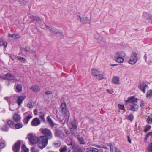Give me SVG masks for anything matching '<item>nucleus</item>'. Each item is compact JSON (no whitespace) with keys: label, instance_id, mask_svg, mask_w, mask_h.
Instances as JSON below:
<instances>
[{"label":"nucleus","instance_id":"37998d69","mask_svg":"<svg viewBox=\"0 0 152 152\" xmlns=\"http://www.w3.org/2000/svg\"><path fill=\"white\" fill-rule=\"evenodd\" d=\"M91 145L94 146L99 148H104L106 149H108V148L106 147L101 146L99 145H98L96 144H92Z\"/></svg>","mask_w":152,"mask_h":152},{"label":"nucleus","instance_id":"39448f33","mask_svg":"<svg viewBox=\"0 0 152 152\" xmlns=\"http://www.w3.org/2000/svg\"><path fill=\"white\" fill-rule=\"evenodd\" d=\"M137 60L138 56L137 53L135 52H133L132 53L129 63L131 65H133L137 62Z\"/></svg>","mask_w":152,"mask_h":152},{"label":"nucleus","instance_id":"393cba45","mask_svg":"<svg viewBox=\"0 0 152 152\" xmlns=\"http://www.w3.org/2000/svg\"><path fill=\"white\" fill-rule=\"evenodd\" d=\"M48 122L49 123L51 127H53L54 125V124L50 116H48L46 118Z\"/></svg>","mask_w":152,"mask_h":152},{"label":"nucleus","instance_id":"338daca9","mask_svg":"<svg viewBox=\"0 0 152 152\" xmlns=\"http://www.w3.org/2000/svg\"><path fill=\"white\" fill-rule=\"evenodd\" d=\"M47 152H53L52 151H48Z\"/></svg>","mask_w":152,"mask_h":152},{"label":"nucleus","instance_id":"72a5a7b5","mask_svg":"<svg viewBox=\"0 0 152 152\" xmlns=\"http://www.w3.org/2000/svg\"><path fill=\"white\" fill-rule=\"evenodd\" d=\"M8 125L11 128H13L14 127V123L11 120H9L7 122Z\"/></svg>","mask_w":152,"mask_h":152},{"label":"nucleus","instance_id":"774afa93","mask_svg":"<svg viewBox=\"0 0 152 152\" xmlns=\"http://www.w3.org/2000/svg\"><path fill=\"white\" fill-rule=\"evenodd\" d=\"M70 150H69V151H68V152H70Z\"/></svg>","mask_w":152,"mask_h":152},{"label":"nucleus","instance_id":"ea45409f","mask_svg":"<svg viewBox=\"0 0 152 152\" xmlns=\"http://www.w3.org/2000/svg\"><path fill=\"white\" fill-rule=\"evenodd\" d=\"M1 130L4 131L6 132L8 131V128H7V126L5 125L2 126L1 127Z\"/></svg>","mask_w":152,"mask_h":152},{"label":"nucleus","instance_id":"c9c22d12","mask_svg":"<svg viewBox=\"0 0 152 152\" xmlns=\"http://www.w3.org/2000/svg\"><path fill=\"white\" fill-rule=\"evenodd\" d=\"M151 128V126L149 125H147L145 127L144 132L146 133Z\"/></svg>","mask_w":152,"mask_h":152},{"label":"nucleus","instance_id":"1a4fd4ad","mask_svg":"<svg viewBox=\"0 0 152 152\" xmlns=\"http://www.w3.org/2000/svg\"><path fill=\"white\" fill-rule=\"evenodd\" d=\"M144 59L149 64H151L152 63V53L149 52L148 54H145L144 56Z\"/></svg>","mask_w":152,"mask_h":152},{"label":"nucleus","instance_id":"cd10ccee","mask_svg":"<svg viewBox=\"0 0 152 152\" xmlns=\"http://www.w3.org/2000/svg\"><path fill=\"white\" fill-rule=\"evenodd\" d=\"M87 150L92 152H98V149L96 148L89 147L87 148Z\"/></svg>","mask_w":152,"mask_h":152},{"label":"nucleus","instance_id":"ddd939ff","mask_svg":"<svg viewBox=\"0 0 152 152\" xmlns=\"http://www.w3.org/2000/svg\"><path fill=\"white\" fill-rule=\"evenodd\" d=\"M20 144V142L19 140L15 142L12 147L13 150L14 152H17L19 151Z\"/></svg>","mask_w":152,"mask_h":152},{"label":"nucleus","instance_id":"0eeeda50","mask_svg":"<svg viewBox=\"0 0 152 152\" xmlns=\"http://www.w3.org/2000/svg\"><path fill=\"white\" fill-rule=\"evenodd\" d=\"M138 99L134 96L129 97L127 100H125V104L126 105H129L134 103H137Z\"/></svg>","mask_w":152,"mask_h":152},{"label":"nucleus","instance_id":"864d4df0","mask_svg":"<svg viewBox=\"0 0 152 152\" xmlns=\"http://www.w3.org/2000/svg\"><path fill=\"white\" fill-rule=\"evenodd\" d=\"M5 145L3 143H0V149L4 147Z\"/></svg>","mask_w":152,"mask_h":152},{"label":"nucleus","instance_id":"20e7f679","mask_svg":"<svg viewBox=\"0 0 152 152\" xmlns=\"http://www.w3.org/2000/svg\"><path fill=\"white\" fill-rule=\"evenodd\" d=\"M24 117L23 121L24 124H27L30 120L32 118V113L30 111L26 112L23 114Z\"/></svg>","mask_w":152,"mask_h":152},{"label":"nucleus","instance_id":"c03bdc74","mask_svg":"<svg viewBox=\"0 0 152 152\" xmlns=\"http://www.w3.org/2000/svg\"><path fill=\"white\" fill-rule=\"evenodd\" d=\"M118 107L119 109L123 110L125 111L124 105L123 104H118Z\"/></svg>","mask_w":152,"mask_h":152},{"label":"nucleus","instance_id":"2f4dec72","mask_svg":"<svg viewBox=\"0 0 152 152\" xmlns=\"http://www.w3.org/2000/svg\"><path fill=\"white\" fill-rule=\"evenodd\" d=\"M16 89L18 92H20L22 91L21 86L19 84L17 85L16 86Z\"/></svg>","mask_w":152,"mask_h":152},{"label":"nucleus","instance_id":"8fccbe9b","mask_svg":"<svg viewBox=\"0 0 152 152\" xmlns=\"http://www.w3.org/2000/svg\"><path fill=\"white\" fill-rule=\"evenodd\" d=\"M67 150V148L66 146H64L60 150V152H66Z\"/></svg>","mask_w":152,"mask_h":152},{"label":"nucleus","instance_id":"a211bd4d","mask_svg":"<svg viewBox=\"0 0 152 152\" xmlns=\"http://www.w3.org/2000/svg\"><path fill=\"white\" fill-rule=\"evenodd\" d=\"M148 88V86L145 83L141 84L139 86L140 89L144 93H145V89Z\"/></svg>","mask_w":152,"mask_h":152},{"label":"nucleus","instance_id":"a19ab883","mask_svg":"<svg viewBox=\"0 0 152 152\" xmlns=\"http://www.w3.org/2000/svg\"><path fill=\"white\" fill-rule=\"evenodd\" d=\"M80 144H85V142L83 140L82 137H79L78 138Z\"/></svg>","mask_w":152,"mask_h":152},{"label":"nucleus","instance_id":"4be33fe9","mask_svg":"<svg viewBox=\"0 0 152 152\" xmlns=\"http://www.w3.org/2000/svg\"><path fill=\"white\" fill-rule=\"evenodd\" d=\"M113 83L115 84H118L120 83V78L118 76H114L112 79Z\"/></svg>","mask_w":152,"mask_h":152},{"label":"nucleus","instance_id":"052dcab7","mask_svg":"<svg viewBox=\"0 0 152 152\" xmlns=\"http://www.w3.org/2000/svg\"><path fill=\"white\" fill-rule=\"evenodd\" d=\"M38 112L37 109H35L34 110V115H37V114Z\"/></svg>","mask_w":152,"mask_h":152},{"label":"nucleus","instance_id":"7ed1b4c3","mask_svg":"<svg viewBox=\"0 0 152 152\" xmlns=\"http://www.w3.org/2000/svg\"><path fill=\"white\" fill-rule=\"evenodd\" d=\"M42 133L45 135L44 136L48 139H51L53 137V135L51 132L47 128H41L40 129Z\"/></svg>","mask_w":152,"mask_h":152},{"label":"nucleus","instance_id":"79ce46f5","mask_svg":"<svg viewBox=\"0 0 152 152\" xmlns=\"http://www.w3.org/2000/svg\"><path fill=\"white\" fill-rule=\"evenodd\" d=\"M134 119V116L132 114H130L129 115L128 117V119L132 121Z\"/></svg>","mask_w":152,"mask_h":152},{"label":"nucleus","instance_id":"4468645a","mask_svg":"<svg viewBox=\"0 0 152 152\" xmlns=\"http://www.w3.org/2000/svg\"><path fill=\"white\" fill-rule=\"evenodd\" d=\"M26 98V96H20L17 97L16 102L18 105L20 106L23 103V101Z\"/></svg>","mask_w":152,"mask_h":152},{"label":"nucleus","instance_id":"e2e57ef3","mask_svg":"<svg viewBox=\"0 0 152 152\" xmlns=\"http://www.w3.org/2000/svg\"><path fill=\"white\" fill-rule=\"evenodd\" d=\"M115 152H121V151L119 150H116Z\"/></svg>","mask_w":152,"mask_h":152},{"label":"nucleus","instance_id":"09e8293b","mask_svg":"<svg viewBox=\"0 0 152 152\" xmlns=\"http://www.w3.org/2000/svg\"><path fill=\"white\" fill-rule=\"evenodd\" d=\"M22 148L25 152H28L29 151V149L27 148L24 145H23Z\"/></svg>","mask_w":152,"mask_h":152},{"label":"nucleus","instance_id":"bb28decb","mask_svg":"<svg viewBox=\"0 0 152 152\" xmlns=\"http://www.w3.org/2000/svg\"><path fill=\"white\" fill-rule=\"evenodd\" d=\"M100 71L96 70L94 69H91V73L93 76H97L98 74L99 73Z\"/></svg>","mask_w":152,"mask_h":152},{"label":"nucleus","instance_id":"f8f14e48","mask_svg":"<svg viewBox=\"0 0 152 152\" xmlns=\"http://www.w3.org/2000/svg\"><path fill=\"white\" fill-rule=\"evenodd\" d=\"M46 28L50 31V32L53 34H58L60 33L59 30L51 26H48L45 25Z\"/></svg>","mask_w":152,"mask_h":152},{"label":"nucleus","instance_id":"b1692460","mask_svg":"<svg viewBox=\"0 0 152 152\" xmlns=\"http://www.w3.org/2000/svg\"><path fill=\"white\" fill-rule=\"evenodd\" d=\"M20 37L19 35L18 34H9L8 35V38L10 39H11L12 38L13 39H15L17 38H18Z\"/></svg>","mask_w":152,"mask_h":152},{"label":"nucleus","instance_id":"aec40b11","mask_svg":"<svg viewBox=\"0 0 152 152\" xmlns=\"http://www.w3.org/2000/svg\"><path fill=\"white\" fill-rule=\"evenodd\" d=\"M61 112L63 116L69 119L70 115L69 111L66 109L61 110Z\"/></svg>","mask_w":152,"mask_h":152},{"label":"nucleus","instance_id":"7c9ffc66","mask_svg":"<svg viewBox=\"0 0 152 152\" xmlns=\"http://www.w3.org/2000/svg\"><path fill=\"white\" fill-rule=\"evenodd\" d=\"M97 77H98V79L99 80H101L104 78L103 73L100 71Z\"/></svg>","mask_w":152,"mask_h":152},{"label":"nucleus","instance_id":"f03ea898","mask_svg":"<svg viewBox=\"0 0 152 152\" xmlns=\"http://www.w3.org/2000/svg\"><path fill=\"white\" fill-rule=\"evenodd\" d=\"M48 142V139L43 136L40 137L38 141V146L41 148L45 147L47 145Z\"/></svg>","mask_w":152,"mask_h":152},{"label":"nucleus","instance_id":"f257e3e1","mask_svg":"<svg viewBox=\"0 0 152 152\" xmlns=\"http://www.w3.org/2000/svg\"><path fill=\"white\" fill-rule=\"evenodd\" d=\"M125 56V53L122 51H119L116 52L114 57V60L120 63H122L124 61V58Z\"/></svg>","mask_w":152,"mask_h":152},{"label":"nucleus","instance_id":"f3484780","mask_svg":"<svg viewBox=\"0 0 152 152\" xmlns=\"http://www.w3.org/2000/svg\"><path fill=\"white\" fill-rule=\"evenodd\" d=\"M40 124L39 119L38 118H35L33 119L31 122V125L33 126H37Z\"/></svg>","mask_w":152,"mask_h":152},{"label":"nucleus","instance_id":"e433bc0d","mask_svg":"<svg viewBox=\"0 0 152 152\" xmlns=\"http://www.w3.org/2000/svg\"><path fill=\"white\" fill-rule=\"evenodd\" d=\"M39 117L43 121H45V119L44 118V114L42 112L39 113Z\"/></svg>","mask_w":152,"mask_h":152},{"label":"nucleus","instance_id":"dca6fc26","mask_svg":"<svg viewBox=\"0 0 152 152\" xmlns=\"http://www.w3.org/2000/svg\"><path fill=\"white\" fill-rule=\"evenodd\" d=\"M129 105L130 106L129 109L134 111H137L138 110L139 107L137 103H136L129 104Z\"/></svg>","mask_w":152,"mask_h":152},{"label":"nucleus","instance_id":"4d7b16f0","mask_svg":"<svg viewBox=\"0 0 152 152\" xmlns=\"http://www.w3.org/2000/svg\"><path fill=\"white\" fill-rule=\"evenodd\" d=\"M45 94L47 95L50 94H52V92L51 91H48L46 92Z\"/></svg>","mask_w":152,"mask_h":152},{"label":"nucleus","instance_id":"49530a36","mask_svg":"<svg viewBox=\"0 0 152 152\" xmlns=\"http://www.w3.org/2000/svg\"><path fill=\"white\" fill-rule=\"evenodd\" d=\"M54 145L56 147H58L60 146L61 143L60 142L57 141L54 143Z\"/></svg>","mask_w":152,"mask_h":152},{"label":"nucleus","instance_id":"bf43d9fd","mask_svg":"<svg viewBox=\"0 0 152 152\" xmlns=\"http://www.w3.org/2000/svg\"><path fill=\"white\" fill-rule=\"evenodd\" d=\"M10 97H5L4 99L5 100H7V102H9L10 101Z\"/></svg>","mask_w":152,"mask_h":152},{"label":"nucleus","instance_id":"5701e85b","mask_svg":"<svg viewBox=\"0 0 152 152\" xmlns=\"http://www.w3.org/2000/svg\"><path fill=\"white\" fill-rule=\"evenodd\" d=\"M29 17L32 20L36 21L39 23L41 21V20L40 18L37 16H34L33 15H28Z\"/></svg>","mask_w":152,"mask_h":152},{"label":"nucleus","instance_id":"423d86ee","mask_svg":"<svg viewBox=\"0 0 152 152\" xmlns=\"http://www.w3.org/2000/svg\"><path fill=\"white\" fill-rule=\"evenodd\" d=\"M3 79H7L9 80H11L13 82H17L18 81V80L16 78V77L12 74H7L2 76L1 77Z\"/></svg>","mask_w":152,"mask_h":152},{"label":"nucleus","instance_id":"9d476101","mask_svg":"<svg viewBox=\"0 0 152 152\" xmlns=\"http://www.w3.org/2000/svg\"><path fill=\"white\" fill-rule=\"evenodd\" d=\"M55 136L56 137L61 138H63L65 135L64 133L60 129H57L55 133Z\"/></svg>","mask_w":152,"mask_h":152},{"label":"nucleus","instance_id":"9b49d317","mask_svg":"<svg viewBox=\"0 0 152 152\" xmlns=\"http://www.w3.org/2000/svg\"><path fill=\"white\" fill-rule=\"evenodd\" d=\"M28 138L30 142L32 144H35L37 142L38 143V141L39 139V138L38 137L33 136L31 135H28Z\"/></svg>","mask_w":152,"mask_h":152},{"label":"nucleus","instance_id":"69168bd1","mask_svg":"<svg viewBox=\"0 0 152 152\" xmlns=\"http://www.w3.org/2000/svg\"><path fill=\"white\" fill-rule=\"evenodd\" d=\"M9 109L10 110H11V111H14L15 110H11L10 108V107H9Z\"/></svg>","mask_w":152,"mask_h":152},{"label":"nucleus","instance_id":"a18cd8bd","mask_svg":"<svg viewBox=\"0 0 152 152\" xmlns=\"http://www.w3.org/2000/svg\"><path fill=\"white\" fill-rule=\"evenodd\" d=\"M17 58L21 62H23V63L26 61L25 59L23 57L20 56H18Z\"/></svg>","mask_w":152,"mask_h":152},{"label":"nucleus","instance_id":"5fc2aeb1","mask_svg":"<svg viewBox=\"0 0 152 152\" xmlns=\"http://www.w3.org/2000/svg\"><path fill=\"white\" fill-rule=\"evenodd\" d=\"M31 151L32 152H37L38 150L32 147L31 148Z\"/></svg>","mask_w":152,"mask_h":152},{"label":"nucleus","instance_id":"3c124183","mask_svg":"<svg viewBox=\"0 0 152 152\" xmlns=\"http://www.w3.org/2000/svg\"><path fill=\"white\" fill-rule=\"evenodd\" d=\"M152 136V132H148L146 135L145 137L146 139H147L149 136Z\"/></svg>","mask_w":152,"mask_h":152},{"label":"nucleus","instance_id":"6e6d98bb","mask_svg":"<svg viewBox=\"0 0 152 152\" xmlns=\"http://www.w3.org/2000/svg\"><path fill=\"white\" fill-rule=\"evenodd\" d=\"M107 91L110 94H112L113 93V91L112 89H107Z\"/></svg>","mask_w":152,"mask_h":152},{"label":"nucleus","instance_id":"473e14b6","mask_svg":"<svg viewBox=\"0 0 152 152\" xmlns=\"http://www.w3.org/2000/svg\"><path fill=\"white\" fill-rule=\"evenodd\" d=\"M61 110L66 109V105L65 102H63L61 105Z\"/></svg>","mask_w":152,"mask_h":152},{"label":"nucleus","instance_id":"a878e982","mask_svg":"<svg viewBox=\"0 0 152 152\" xmlns=\"http://www.w3.org/2000/svg\"><path fill=\"white\" fill-rule=\"evenodd\" d=\"M146 122L148 124L152 123V115L150 114L148 116H147Z\"/></svg>","mask_w":152,"mask_h":152},{"label":"nucleus","instance_id":"f704fd0d","mask_svg":"<svg viewBox=\"0 0 152 152\" xmlns=\"http://www.w3.org/2000/svg\"><path fill=\"white\" fill-rule=\"evenodd\" d=\"M27 107L28 108L30 109H31L34 107V105L32 104L31 102H30L27 103Z\"/></svg>","mask_w":152,"mask_h":152},{"label":"nucleus","instance_id":"de8ad7c7","mask_svg":"<svg viewBox=\"0 0 152 152\" xmlns=\"http://www.w3.org/2000/svg\"><path fill=\"white\" fill-rule=\"evenodd\" d=\"M21 50H23V51L25 52H27L29 51V48L28 47H24L21 49Z\"/></svg>","mask_w":152,"mask_h":152},{"label":"nucleus","instance_id":"c756f323","mask_svg":"<svg viewBox=\"0 0 152 152\" xmlns=\"http://www.w3.org/2000/svg\"><path fill=\"white\" fill-rule=\"evenodd\" d=\"M152 96V90H150L147 92L146 94V97L148 98H150Z\"/></svg>","mask_w":152,"mask_h":152},{"label":"nucleus","instance_id":"13d9d810","mask_svg":"<svg viewBox=\"0 0 152 152\" xmlns=\"http://www.w3.org/2000/svg\"><path fill=\"white\" fill-rule=\"evenodd\" d=\"M127 137L128 141V142H129V143H131V139L129 136H127Z\"/></svg>","mask_w":152,"mask_h":152},{"label":"nucleus","instance_id":"6ab92c4d","mask_svg":"<svg viewBox=\"0 0 152 152\" xmlns=\"http://www.w3.org/2000/svg\"><path fill=\"white\" fill-rule=\"evenodd\" d=\"M30 89L35 93L39 92L40 90L39 86L37 85H32L30 88Z\"/></svg>","mask_w":152,"mask_h":152},{"label":"nucleus","instance_id":"0e129e2a","mask_svg":"<svg viewBox=\"0 0 152 152\" xmlns=\"http://www.w3.org/2000/svg\"><path fill=\"white\" fill-rule=\"evenodd\" d=\"M117 65V64H111V66H115Z\"/></svg>","mask_w":152,"mask_h":152},{"label":"nucleus","instance_id":"6e6552de","mask_svg":"<svg viewBox=\"0 0 152 152\" xmlns=\"http://www.w3.org/2000/svg\"><path fill=\"white\" fill-rule=\"evenodd\" d=\"M80 22L83 24H89L91 23L90 18L88 17L86 15H83L82 17L79 16Z\"/></svg>","mask_w":152,"mask_h":152},{"label":"nucleus","instance_id":"4c0bfd02","mask_svg":"<svg viewBox=\"0 0 152 152\" xmlns=\"http://www.w3.org/2000/svg\"><path fill=\"white\" fill-rule=\"evenodd\" d=\"M2 45H3L4 47H6L7 44L4 42V41L3 39L0 38V46Z\"/></svg>","mask_w":152,"mask_h":152},{"label":"nucleus","instance_id":"412c9836","mask_svg":"<svg viewBox=\"0 0 152 152\" xmlns=\"http://www.w3.org/2000/svg\"><path fill=\"white\" fill-rule=\"evenodd\" d=\"M21 118L20 115L17 114H14L13 116V119L15 122H19L20 121Z\"/></svg>","mask_w":152,"mask_h":152},{"label":"nucleus","instance_id":"58836bf2","mask_svg":"<svg viewBox=\"0 0 152 152\" xmlns=\"http://www.w3.org/2000/svg\"><path fill=\"white\" fill-rule=\"evenodd\" d=\"M147 151L148 152H152V142L149 145Z\"/></svg>","mask_w":152,"mask_h":152},{"label":"nucleus","instance_id":"2eb2a0df","mask_svg":"<svg viewBox=\"0 0 152 152\" xmlns=\"http://www.w3.org/2000/svg\"><path fill=\"white\" fill-rule=\"evenodd\" d=\"M77 126V123L76 121L73 120L69 124V127L71 129H76Z\"/></svg>","mask_w":152,"mask_h":152},{"label":"nucleus","instance_id":"680f3d73","mask_svg":"<svg viewBox=\"0 0 152 152\" xmlns=\"http://www.w3.org/2000/svg\"><path fill=\"white\" fill-rule=\"evenodd\" d=\"M110 152H113V146L112 145H110Z\"/></svg>","mask_w":152,"mask_h":152},{"label":"nucleus","instance_id":"603ef678","mask_svg":"<svg viewBox=\"0 0 152 152\" xmlns=\"http://www.w3.org/2000/svg\"><path fill=\"white\" fill-rule=\"evenodd\" d=\"M145 104V102L143 100H141L140 104V106L141 108H143Z\"/></svg>","mask_w":152,"mask_h":152},{"label":"nucleus","instance_id":"c85d7f7f","mask_svg":"<svg viewBox=\"0 0 152 152\" xmlns=\"http://www.w3.org/2000/svg\"><path fill=\"white\" fill-rule=\"evenodd\" d=\"M23 126V124L21 123H16L14 125V127L16 129H19Z\"/></svg>","mask_w":152,"mask_h":152}]
</instances>
